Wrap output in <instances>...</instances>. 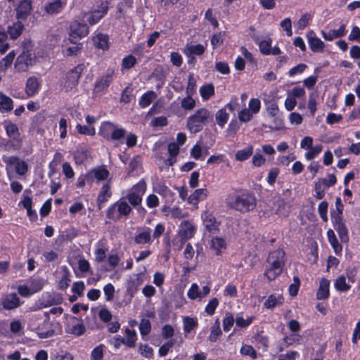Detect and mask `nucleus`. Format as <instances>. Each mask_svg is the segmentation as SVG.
<instances>
[{"label":"nucleus","mask_w":360,"mask_h":360,"mask_svg":"<svg viewBox=\"0 0 360 360\" xmlns=\"http://www.w3.org/2000/svg\"><path fill=\"white\" fill-rule=\"evenodd\" d=\"M337 179L334 174H328L327 179H319L315 186H321L324 191L336 184Z\"/></svg>","instance_id":"24"},{"label":"nucleus","mask_w":360,"mask_h":360,"mask_svg":"<svg viewBox=\"0 0 360 360\" xmlns=\"http://www.w3.org/2000/svg\"><path fill=\"white\" fill-rule=\"evenodd\" d=\"M195 226L189 221H183L179 226V235L181 242L185 243L187 240L193 237L195 234Z\"/></svg>","instance_id":"8"},{"label":"nucleus","mask_w":360,"mask_h":360,"mask_svg":"<svg viewBox=\"0 0 360 360\" xmlns=\"http://www.w3.org/2000/svg\"><path fill=\"white\" fill-rule=\"evenodd\" d=\"M136 63V58L132 55H129L122 59V67L124 69H131Z\"/></svg>","instance_id":"42"},{"label":"nucleus","mask_w":360,"mask_h":360,"mask_svg":"<svg viewBox=\"0 0 360 360\" xmlns=\"http://www.w3.org/2000/svg\"><path fill=\"white\" fill-rule=\"evenodd\" d=\"M283 301V297L281 295L276 296L274 295H271L264 302V306L267 309H273L276 306L281 304Z\"/></svg>","instance_id":"30"},{"label":"nucleus","mask_w":360,"mask_h":360,"mask_svg":"<svg viewBox=\"0 0 360 360\" xmlns=\"http://www.w3.org/2000/svg\"><path fill=\"white\" fill-rule=\"evenodd\" d=\"M225 241L221 238H214L212 240V248L216 250L217 255L219 254L221 249L225 248Z\"/></svg>","instance_id":"46"},{"label":"nucleus","mask_w":360,"mask_h":360,"mask_svg":"<svg viewBox=\"0 0 360 360\" xmlns=\"http://www.w3.org/2000/svg\"><path fill=\"white\" fill-rule=\"evenodd\" d=\"M316 96L314 94H311L309 98L308 108L311 116L314 115L316 110Z\"/></svg>","instance_id":"57"},{"label":"nucleus","mask_w":360,"mask_h":360,"mask_svg":"<svg viewBox=\"0 0 360 360\" xmlns=\"http://www.w3.org/2000/svg\"><path fill=\"white\" fill-rule=\"evenodd\" d=\"M33 58L32 53L27 51H23L16 60V65L20 70H24L27 66L32 64Z\"/></svg>","instance_id":"12"},{"label":"nucleus","mask_w":360,"mask_h":360,"mask_svg":"<svg viewBox=\"0 0 360 360\" xmlns=\"http://www.w3.org/2000/svg\"><path fill=\"white\" fill-rule=\"evenodd\" d=\"M327 236L330 245L334 249L335 252L336 254L342 251V245L339 243L334 231L331 229H329L327 232Z\"/></svg>","instance_id":"32"},{"label":"nucleus","mask_w":360,"mask_h":360,"mask_svg":"<svg viewBox=\"0 0 360 360\" xmlns=\"http://www.w3.org/2000/svg\"><path fill=\"white\" fill-rule=\"evenodd\" d=\"M252 114L250 110L245 108L239 112L238 119L240 122H247L252 119Z\"/></svg>","instance_id":"54"},{"label":"nucleus","mask_w":360,"mask_h":360,"mask_svg":"<svg viewBox=\"0 0 360 360\" xmlns=\"http://www.w3.org/2000/svg\"><path fill=\"white\" fill-rule=\"evenodd\" d=\"M261 108V103L258 98H251L249 102V110L253 114H257L259 112Z\"/></svg>","instance_id":"52"},{"label":"nucleus","mask_w":360,"mask_h":360,"mask_svg":"<svg viewBox=\"0 0 360 360\" xmlns=\"http://www.w3.org/2000/svg\"><path fill=\"white\" fill-rule=\"evenodd\" d=\"M217 326H214L212 328V330L210 335L209 336V340L211 342H215L218 339L219 336L221 334V330L219 327V324L218 321H216Z\"/></svg>","instance_id":"53"},{"label":"nucleus","mask_w":360,"mask_h":360,"mask_svg":"<svg viewBox=\"0 0 360 360\" xmlns=\"http://www.w3.org/2000/svg\"><path fill=\"white\" fill-rule=\"evenodd\" d=\"M23 29L24 25L20 22H17L8 27V33L11 39H15L22 34Z\"/></svg>","instance_id":"25"},{"label":"nucleus","mask_w":360,"mask_h":360,"mask_svg":"<svg viewBox=\"0 0 360 360\" xmlns=\"http://www.w3.org/2000/svg\"><path fill=\"white\" fill-rule=\"evenodd\" d=\"M27 165L25 161L20 160L15 166V172L18 174L22 176L27 172Z\"/></svg>","instance_id":"61"},{"label":"nucleus","mask_w":360,"mask_h":360,"mask_svg":"<svg viewBox=\"0 0 360 360\" xmlns=\"http://www.w3.org/2000/svg\"><path fill=\"white\" fill-rule=\"evenodd\" d=\"M113 75L114 70H108L103 75L96 80L93 90L94 96H101L107 91L108 88L112 81Z\"/></svg>","instance_id":"4"},{"label":"nucleus","mask_w":360,"mask_h":360,"mask_svg":"<svg viewBox=\"0 0 360 360\" xmlns=\"http://www.w3.org/2000/svg\"><path fill=\"white\" fill-rule=\"evenodd\" d=\"M183 322L185 335H187L198 326V321L194 318L186 316L184 318Z\"/></svg>","instance_id":"28"},{"label":"nucleus","mask_w":360,"mask_h":360,"mask_svg":"<svg viewBox=\"0 0 360 360\" xmlns=\"http://www.w3.org/2000/svg\"><path fill=\"white\" fill-rule=\"evenodd\" d=\"M307 38L310 49L313 52H323L325 48V44L318 38L313 31L308 32Z\"/></svg>","instance_id":"9"},{"label":"nucleus","mask_w":360,"mask_h":360,"mask_svg":"<svg viewBox=\"0 0 360 360\" xmlns=\"http://www.w3.org/2000/svg\"><path fill=\"white\" fill-rule=\"evenodd\" d=\"M108 6L107 2H102L97 9L90 13L86 14V21L90 25H95L107 13Z\"/></svg>","instance_id":"7"},{"label":"nucleus","mask_w":360,"mask_h":360,"mask_svg":"<svg viewBox=\"0 0 360 360\" xmlns=\"http://www.w3.org/2000/svg\"><path fill=\"white\" fill-rule=\"evenodd\" d=\"M203 221L207 230L212 234L217 233L218 231V224L215 218L208 213H205L203 216Z\"/></svg>","instance_id":"19"},{"label":"nucleus","mask_w":360,"mask_h":360,"mask_svg":"<svg viewBox=\"0 0 360 360\" xmlns=\"http://www.w3.org/2000/svg\"><path fill=\"white\" fill-rule=\"evenodd\" d=\"M125 130L123 129H117L113 126V129L111 133L110 140H120L124 138L125 135Z\"/></svg>","instance_id":"56"},{"label":"nucleus","mask_w":360,"mask_h":360,"mask_svg":"<svg viewBox=\"0 0 360 360\" xmlns=\"http://www.w3.org/2000/svg\"><path fill=\"white\" fill-rule=\"evenodd\" d=\"M330 281L326 278H322L319 283V288L316 293L318 300H326L329 295Z\"/></svg>","instance_id":"18"},{"label":"nucleus","mask_w":360,"mask_h":360,"mask_svg":"<svg viewBox=\"0 0 360 360\" xmlns=\"http://www.w3.org/2000/svg\"><path fill=\"white\" fill-rule=\"evenodd\" d=\"M32 11V4L30 0H22L16 8V17L18 19L25 20Z\"/></svg>","instance_id":"11"},{"label":"nucleus","mask_w":360,"mask_h":360,"mask_svg":"<svg viewBox=\"0 0 360 360\" xmlns=\"http://www.w3.org/2000/svg\"><path fill=\"white\" fill-rule=\"evenodd\" d=\"M39 87V82L34 77H30L26 83V93L28 96H32L37 93Z\"/></svg>","instance_id":"20"},{"label":"nucleus","mask_w":360,"mask_h":360,"mask_svg":"<svg viewBox=\"0 0 360 360\" xmlns=\"http://www.w3.org/2000/svg\"><path fill=\"white\" fill-rule=\"evenodd\" d=\"M271 41L269 40H263L259 43V49L260 51L265 55H269V51L271 49Z\"/></svg>","instance_id":"60"},{"label":"nucleus","mask_w":360,"mask_h":360,"mask_svg":"<svg viewBox=\"0 0 360 360\" xmlns=\"http://www.w3.org/2000/svg\"><path fill=\"white\" fill-rule=\"evenodd\" d=\"M89 33V27L86 23L74 21L70 26V40L76 44L78 39L85 37Z\"/></svg>","instance_id":"6"},{"label":"nucleus","mask_w":360,"mask_h":360,"mask_svg":"<svg viewBox=\"0 0 360 360\" xmlns=\"http://www.w3.org/2000/svg\"><path fill=\"white\" fill-rule=\"evenodd\" d=\"M345 34V25H342L338 30H331L328 33L321 31V34L326 41H332L334 39L342 37Z\"/></svg>","instance_id":"14"},{"label":"nucleus","mask_w":360,"mask_h":360,"mask_svg":"<svg viewBox=\"0 0 360 360\" xmlns=\"http://www.w3.org/2000/svg\"><path fill=\"white\" fill-rule=\"evenodd\" d=\"M224 41V34L221 32L215 34L211 39V44L214 49L222 44Z\"/></svg>","instance_id":"62"},{"label":"nucleus","mask_w":360,"mask_h":360,"mask_svg":"<svg viewBox=\"0 0 360 360\" xmlns=\"http://www.w3.org/2000/svg\"><path fill=\"white\" fill-rule=\"evenodd\" d=\"M103 356V345H99L94 349L91 352L92 360H101Z\"/></svg>","instance_id":"64"},{"label":"nucleus","mask_w":360,"mask_h":360,"mask_svg":"<svg viewBox=\"0 0 360 360\" xmlns=\"http://www.w3.org/2000/svg\"><path fill=\"white\" fill-rule=\"evenodd\" d=\"M323 146L321 145H316L310 148L309 151L305 154V158L307 160H311L317 156L322 150Z\"/></svg>","instance_id":"44"},{"label":"nucleus","mask_w":360,"mask_h":360,"mask_svg":"<svg viewBox=\"0 0 360 360\" xmlns=\"http://www.w3.org/2000/svg\"><path fill=\"white\" fill-rule=\"evenodd\" d=\"M226 205L231 209L245 213L255 208L257 200L254 195L248 192H243L229 195L226 199Z\"/></svg>","instance_id":"1"},{"label":"nucleus","mask_w":360,"mask_h":360,"mask_svg":"<svg viewBox=\"0 0 360 360\" xmlns=\"http://www.w3.org/2000/svg\"><path fill=\"white\" fill-rule=\"evenodd\" d=\"M151 230L148 227H143L139 233L135 236L134 241L137 244H146L150 241Z\"/></svg>","instance_id":"17"},{"label":"nucleus","mask_w":360,"mask_h":360,"mask_svg":"<svg viewBox=\"0 0 360 360\" xmlns=\"http://www.w3.org/2000/svg\"><path fill=\"white\" fill-rule=\"evenodd\" d=\"M114 124L110 122H104L101 127L100 133L106 139L110 140L111 133Z\"/></svg>","instance_id":"38"},{"label":"nucleus","mask_w":360,"mask_h":360,"mask_svg":"<svg viewBox=\"0 0 360 360\" xmlns=\"http://www.w3.org/2000/svg\"><path fill=\"white\" fill-rule=\"evenodd\" d=\"M187 295L191 300L200 298L199 287L196 283H193L188 291Z\"/></svg>","instance_id":"51"},{"label":"nucleus","mask_w":360,"mask_h":360,"mask_svg":"<svg viewBox=\"0 0 360 360\" xmlns=\"http://www.w3.org/2000/svg\"><path fill=\"white\" fill-rule=\"evenodd\" d=\"M218 305H219L218 299L216 297H214L209 302V303L207 304V305L205 307V311L208 315H212V314H214L215 309Z\"/></svg>","instance_id":"47"},{"label":"nucleus","mask_w":360,"mask_h":360,"mask_svg":"<svg viewBox=\"0 0 360 360\" xmlns=\"http://www.w3.org/2000/svg\"><path fill=\"white\" fill-rule=\"evenodd\" d=\"M328 203L326 201L321 202L318 207V211L321 218L323 221H328L327 211H328Z\"/></svg>","instance_id":"50"},{"label":"nucleus","mask_w":360,"mask_h":360,"mask_svg":"<svg viewBox=\"0 0 360 360\" xmlns=\"http://www.w3.org/2000/svg\"><path fill=\"white\" fill-rule=\"evenodd\" d=\"M205 51V47L201 44L191 45L187 47V54L200 56Z\"/></svg>","instance_id":"43"},{"label":"nucleus","mask_w":360,"mask_h":360,"mask_svg":"<svg viewBox=\"0 0 360 360\" xmlns=\"http://www.w3.org/2000/svg\"><path fill=\"white\" fill-rule=\"evenodd\" d=\"M83 70L84 65H78L66 73L64 78V87L67 90L72 89L77 85Z\"/></svg>","instance_id":"5"},{"label":"nucleus","mask_w":360,"mask_h":360,"mask_svg":"<svg viewBox=\"0 0 360 360\" xmlns=\"http://www.w3.org/2000/svg\"><path fill=\"white\" fill-rule=\"evenodd\" d=\"M335 287L338 291L346 292L350 289V285L346 283L344 276H338L335 281Z\"/></svg>","instance_id":"37"},{"label":"nucleus","mask_w":360,"mask_h":360,"mask_svg":"<svg viewBox=\"0 0 360 360\" xmlns=\"http://www.w3.org/2000/svg\"><path fill=\"white\" fill-rule=\"evenodd\" d=\"M13 109V101L8 96L0 92V111H11Z\"/></svg>","instance_id":"29"},{"label":"nucleus","mask_w":360,"mask_h":360,"mask_svg":"<svg viewBox=\"0 0 360 360\" xmlns=\"http://www.w3.org/2000/svg\"><path fill=\"white\" fill-rule=\"evenodd\" d=\"M22 146V144L19 143L18 140H3L0 142V147L4 148L5 150H17L20 149Z\"/></svg>","instance_id":"23"},{"label":"nucleus","mask_w":360,"mask_h":360,"mask_svg":"<svg viewBox=\"0 0 360 360\" xmlns=\"http://www.w3.org/2000/svg\"><path fill=\"white\" fill-rule=\"evenodd\" d=\"M139 329L142 335H148L151 329L150 321L146 319H142L140 323Z\"/></svg>","instance_id":"48"},{"label":"nucleus","mask_w":360,"mask_h":360,"mask_svg":"<svg viewBox=\"0 0 360 360\" xmlns=\"http://www.w3.org/2000/svg\"><path fill=\"white\" fill-rule=\"evenodd\" d=\"M284 257L285 252L281 249L274 250L269 254L264 272V276L269 281L274 280L282 273L285 264Z\"/></svg>","instance_id":"2"},{"label":"nucleus","mask_w":360,"mask_h":360,"mask_svg":"<svg viewBox=\"0 0 360 360\" xmlns=\"http://www.w3.org/2000/svg\"><path fill=\"white\" fill-rule=\"evenodd\" d=\"M108 176V170L103 167H99L89 172L86 179L88 181L91 182L94 181V179L100 181L107 179Z\"/></svg>","instance_id":"10"},{"label":"nucleus","mask_w":360,"mask_h":360,"mask_svg":"<svg viewBox=\"0 0 360 360\" xmlns=\"http://www.w3.org/2000/svg\"><path fill=\"white\" fill-rule=\"evenodd\" d=\"M195 105V101L190 96L184 98L181 101V106L186 110H192Z\"/></svg>","instance_id":"58"},{"label":"nucleus","mask_w":360,"mask_h":360,"mask_svg":"<svg viewBox=\"0 0 360 360\" xmlns=\"http://www.w3.org/2000/svg\"><path fill=\"white\" fill-rule=\"evenodd\" d=\"M253 153V147L248 146L247 148L236 152L235 157L237 160L244 161L248 160Z\"/></svg>","instance_id":"33"},{"label":"nucleus","mask_w":360,"mask_h":360,"mask_svg":"<svg viewBox=\"0 0 360 360\" xmlns=\"http://www.w3.org/2000/svg\"><path fill=\"white\" fill-rule=\"evenodd\" d=\"M117 212H119L120 216L127 217L130 212H131V208L129 205V204L125 201H118L115 202Z\"/></svg>","instance_id":"35"},{"label":"nucleus","mask_w":360,"mask_h":360,"mask_svg":"<svg viewBox=\"0 0 360 360\" xmlns=\"http://www.w3.org/2000/svg\"><path fill=\"white\" fill-rule=\"evenodd\" d=\"M228 119L229 114L224 109L219 110L216 114L217 123L221 127H224V125L226 123Z\"/></svg>","instance_id":"41"},{"label":"nucleus","mask_w":360,"mask_h":360,"mask_svg":"<svg viewBox=\"0 0 360 360\" xmlns=\"http://www.w3.org/2000/svg\"><path fill=\"white\" fill-rule=\"evenodd\" d=\"M240 352L243 355H248L253 359L257 358V352L255 349L250 345H245L240 349Z\"/></svg>","instance_id":"59"},{"label":"nucleus","mask_w":360,"mask_h":360,"mask_svg":"<svg viewBox=\"0 0 360 360\" xmlns=\"http://www.w3.org/2000/svg\"><path fill=\"white\" fill-rule=\"evenodd\" d=\"M117 207L115 203L111 205L107 210L106 216L108 219L117 221L120 219L119 212L117 211Z\"/></svg>","instance_id":"45"},{"label":"nucleus","mask_w":360,"mask_h":360,"mask_svg":"<svg viewBox=\"0 0 360 360\" xmlns=\"http://www.w3.org/2000/svg\"><path fill=\"white\" fill-rule=\"evenodd\" d=\"M5 129L6 131V134L13 140H18L19 143L22 144V140L20 137V134L19 132L18 127L16 124L9 122L5 124Z\"/></svg>","instance_id":"16"},{"label":"nucleus","mask_w":360,"mask_h":360,"mask_svg":"<svg viewBox=\"0 0 360 360\" xmlns=\"http://www.w3.org/2000/svg\"><path fill=\"white\" fill-rule=\"evenodd\" d=\"M156 97L157 94L154 91H150L141 97L139 100V105L142 108H146L148 106L152 101L156 98Z\"/></svg>","instance_id":"31"},{"label":"nucleus","mask_w":360,"mask_h":360,"mask_svg":"<svg viewBox=\"0 0 360 360\" xmlns=\"http://www.w3.org/2000/svg\"><path fill=\"white\" fill-rule=\"evenodd\" d=\"M112 195V192L110 191V185L107 183L105 184L102 188L101 190L98 195L97 198V203L99 208L101 207V205L104 204L109 198H110Z\"/></svg>","instance_id":"15"},{"label":"nucleus","mask_w":360,"mask_h":360,"mask_svg":"<svg viewBox=\"0 0 360 360\" xmlns=\"http://www.w3.org/2000/svg\"><path fill=\"white\" fill-rule=\"evenodd\" d=\"M141 280L139 277L130 279L127 285V291L131 297H133L137 292L139 287L141 285Z\"/></svg>","instance_id":"27"},{"label":"nucleus","mask_w":360,"mask_h":360,"mask_svg":"<svg viewBox=\"0 0 360 360\" xmlns=\"http://www.w3.org/2000/svg\"><path fill=\"white\" fill-rule=\"evenodd\" d=\"M3 307L6 309H13L20 306V300L15 293L7 295L3 300Z\"/></svg>","instance_id":"13"},{"label":"nucleus","mask_w":360,"mask_h":360,"mask_svg":"<svg viewBox=\"0 0 360 360\" xmlns=\"http://www.w3.org/2000/svg\"><path fill=\"white\" fill-rule=\"evenodd\" d=\"M212 118L210 112L206 108H200L188 117L187 128L193 134L200 131L204 125Z\"/></svg>","instance_id":"3"},{"label":"nucleus","mask_w":360,"mask_h":360,"mask_svg":"<svg viewBox=\"0 0 360 360\" xmlns=\"http://www.w3.org/2000/svg\"><path fill=\"white\" fill-rule=\"evenodd\" d=\"M234 318L232 314H227L223 320V328L224 331H229L233 326Z\"/></svg>","instance_id":"63"},{"label":"nucleus","mask_w":360,"mask_h":360,"mask_svg":"<svg viewBox=\"0 0 360 360\" xmlns=\"http://www.w3.org/2000/svg\"><path fill=\"white\" fill-rule=\"evenodd\" d=\"M126 198L128 200L129 202L134 207L139 206L142 201V198L139 194H137L136 192H129Z\"/></svg>","instance_id":"40"},{"label":"nucleus","mask_w":360,"mask_h":360,"mask_svg":"<svg viewBox=\"0 0 360 360\" xmlns=\"http://www.w3.org/2000/svg\"><path fill=\"white\" fill-rule=\"evenodd\" d=\"M63 6L64 4L60 0H55L45 6V11L50 15L57 14L61 11Z\"/></svg>","instance_id":"21"},{"label":"nucleus","mask_w":360,"mask_h":360,"mask_svg":"<svg viewBox=\"0 0 360 360\" xmlns=\"http://www.w3.org/2000/svg\"><path fill=\"white\" fill-rule=\"evenodd\" d=\"M200 93L204 100H208L212 95H214V87L212 84L203 85L200 89Z\"/></svg>","instance_id":"36"},{"label":"nucleus","mask_w":360,"mask_h":360,"mask_svg":"<svg viewBox=\"0 0 360 360\" xmlns=\"http://www.w3.org/2000/svg\"><path fill=\"white\" fill-rule=\"evenodd\" d=\"M174 341L172 340H170L167 341L166 343H165L163 345H162L159 349V354L160 356H165L169 350L174 346Z\"/></svg>","instance_id":"55"},{"label":"nucleus","mask_w":360,"mask_h":360,"mask_svg":"<svg viewBox=\"0 0 360 360\" xmlns=\"http://www.w3.org/2000/svg\"><path fill=\"white\" fill-rule=\"evenodd\" d=\"M169 212H170L171 217L174 219H184L188 216L187 212H182V210L177 207H174L169 209Z\"/></svg>","instance_id":"49"},{"label":"nucleus","mask_w":360,"mask_h":360,"mask_svg":"<svg viewBox=\"0 0 360 360\" xmlns=\"http://www.w3.org/2000/svg\"><path fill=\"white\" fill-rule=\"evenodd\" d=\"M207 195V191L204 188H199L195 190L193 194H191L188 201L191 204H196L200 200H203Z\"/></svg>","instance_id":"22"},{"label":"nucleus","mask_w":360,"mask_h":360,"mask_svg":"<svg viewBox=\"0 0 360 360\" xmlns=\"http://www.w3.org/2000/svg\"><path fill=\"white\" fill-rule=\"evenodd\" d=\"M94 45L101 49H108V37L104 34H98L93 39Z\"/></svg>","instance_id":"26"},{"label":"nucleus","mask_w":360,"mask_h":360,"mask_svg":"<svg viewBox=\"0 0 360 360\" xmlns=\"http://www.w3.org/2000/svg\"><path fill=\"white\" fill-rule=\"evenodd\" d=\"M338 232L339 237L342 242L347 243L349 240L348 231L345 224H338V226L334 227Z\"/></svg>","instance_id":"39"},{"label":"nucleus","mask_w":360,"mask_h":360,"mask_svg":"<svg viewBox=\"0 0 360 360\" xmlns=\"http://www.w3.org/2000/svg\"><path fill=\"white\" fill-rule=\"evenodd\" d=\"M127 338L122 339V344L127 345L129 347H134L136 342V332L129 328L126 329Z\"/></svg>","instance_id":"34"}]
</instances>
